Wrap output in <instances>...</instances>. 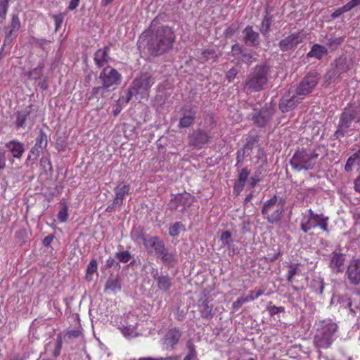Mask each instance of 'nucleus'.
I'll return each instance as SVG.
<instances>
[{"mask_svg":"<svg viewBox=\"0 0 360 360\" xmlns=\"http://www.w3.org/2000/svg\"><path fill=\"white\" fill-rule=\"evenodd\" d=\"M32 105H29L15 112V127L16 129H25L26 127L30 129L33 126L34 118L32 117Z\"/></svg>","mask_w":360,"mask_h":360,"instance_id":"obj_11","label":"nucleus"},{"mask_svg":"<svg viewBox=\"0 0 360 360\" xmlns=\"http://www.w3.org/2000/svg\"><path fill=\"white\" fill-rule=\"evenodd\" d=\"M328 221L329 217L323 214L314 215L313 217H302L300 222V229L304 233H307L310 230L319 227L323 231L328 233Z\"/></svg>","mask_w":360,"mask_h":360,"instance_id":"obj_8","label":"nucleus"},{"mask_svg":"<svg viewBox=\"0 0 360 360\" xmlns=\"http://www.w3.org/2000/svg\"><path fill=\"white\" fill-rule=\"evenodd\" d=\"M199 311L200 316L207 320H211L215 314L213 311V306L209 304L207 300H205L199 304Z\"/></svg>","mask_w":360,"mask_h":360,"instance_id":"obj_30","label":"nucleus"},{"mask_svg":"<svg viewBox=\"0 0 360 360\" xmlns=\"http://www.w3.org/2000/svg\"><path fill=\"white\" fill-rule=\"evenodd\" d=\"M5 147L10 151L14 158L20 159L25 153V144L18 140H11L6 143Z\"/></svg>","mask_w":360,"mask_h":360,"instance_id":"obj_25","label":"nucleus"},{"mask_svg":"<svg viewBox=\"0 0 360 360\" xmlns=\"http://www.w3.org/2000/svg\"><path fill=\"white\" fill-rule=\"evenodd\" d=\"M319 154L305 148L297 150L290 160L292 169L297 172L309 170L314 168Z\"/></svg>","mask_w":360,"mask_h":360,"instance_id":"obj_4","label":"nucleus"},{"mask_svg":"<svg viewBox=\"0 0 360 360\" xmlns=\"http://www.w3.org/2000/svg\"><path fill=\"white\" fill-rule=\"evenodd\" d=\"M300 272L298 264H291L288 266V271L286 276V278L288 283H292L293 277Z\"/></svg>","mask_w":360,"mask_h":360,"instance_id":"obj_40","label":"nucleus"},{"mask_svg":"<svg viewBox=\"0 0 360 360\" xmlns=\"http://www.w3.org/2000/svg\"><path fill=\"white\" fill-rule=\"evenodd\" d=\"M313 345L319 354L321 349L330 348L338 338V325L331 319L319 320L315 322Z\"/></svg>","mask_w":360,"mask_h":360,"instance_id":"obj_1","label":"nucleus"},{"mask_svg":"<svg viewBox=\"0 0 360 360\" xmlns=\"http://www.w3.org/2000/svg\"><path fill=\"white\" fill-rule=\"evenodd\" d=\"M121 290V285L118 278H109L105 285L104 291L105 292L115 293L117 291Z\"/></svg>","mask_w":360,"mask_h":360,"instance_id":"obj_34","label":"nucleus"},{"mask_svg":"<svg viewBox=\"0 0 360 360\" xmlns=\"http://www.w3.org/2000/svg\"><path fill=\"white\" fill-rule=\"evenodd\" d=\"M358 6H360V0H351L343 6V10L348 12Z\"/></svg>","mask_w":360,"mask_h":360,"instance_id":"obj_55","label":"nucleus"},{"mask_svg":"<svg viewBox=\"0 0 360 360\" xmlns=\"http://www.w3.org/2000/svg\"><path fill=\"white\" fill-rule=\"evenodd\" d=\"M68 207L66 205L60 210L58 214V219L63 223L68 220Z\"/></svg>","mask_w":360,"mask_h":360,"instance_id":"obj_49","label":"nucleus"},{"mask_svg":"<svg viewBox=\"0 0 360 360\" xmlns=\"http://www.w3.org/2000/svg\"><path fill=\"white\" fill-rule=\"evenodd\" d=\"M274 21L273 15H271V11L269 8L265 9V15L264 16L260 25L259 31L264 37H268L271 32V26Z\"/></svg>","mask_w":360,"mask_h":360,"instance_id":"obj_27","label":"nucleus"},{"mask_svg":"<svg viewBox=\"0 0 360 360\" xmlns=\"http://www.w3.org/2000/svg\"><path fill=\"white\" fill-rule=\"evenodd\" d=\"M357 165V171H360V147L359 149L350 156L345 165V170L347 172H352L353 167Z\"/></svg>","mask_w":360,"mask_h":360,"instance_id":"obj_32","label":"nucleus"},{"mask_svg":"<svg viewBox=\"0 0 360 360\" xmlns=\"http://www.w3.org/2000/svg\"><path fill=\"white\" fill-rule=\"evenodd\" d=\"M305 34L302 32H296L281 39L278 46L283 52L293 51L298 44L303 42Z\"/></svg>","mask_w":360,"mask_h":360,"instance_id":"obj_15","label":"nucleus"},{"mask_svg":"<svg viewBox=\"0 0 360 360\" xmlns=\"http://www.w3.org/2000/svg\"><path fill=\"white\" fill-rule=\"evenodd\" d=\"M346 307L349 309L350 314L352 316H355L356 314L357 310L359 309V307L357 305L353 307L352 302L350 300H349L347 303Z\"/></svg>","mask_w":360,"mask_h":360,"instance_id":"obj_63","label":"nucleus"},{"mask_svg":"<svg viewBox=\"0 0 360 360\" xmlns=\"http://www.w3.org/2000/svg\"><path fill=\"white\" fill-rule=\"evenodd\" d=\"M238 74V71L236 68L230 69L226 74L227 80L231 82L236 77Z\"/></svg>","mask_w":360,"mask_h":360,"instance_id":"obj_59","label":"nucleus"},{"mask_svg":"<svg viewBox=\"0 0 360 360\" xmlns=\"http://www.w3.org/2000/svg\"><path fill=\"white\" fill-rule=\"evenodd\" d=\"M359 174L355 179L354 181V189L356 192L360 193V171L359 172Z\"/></svg>","mask_w":360,"mask_h":360,"instance_id":"obj_64","label":"nucleus"},{"mask_svg":"<svg viewBox=\"0 0 360 360\" xmlns=\"http://www.w3.org/2000/svg\"><path fill=\"white\" fill-rule=\"evenodd\" d=\"M345 261L346 255L335 251L330 255L328 265L333 273H342L345 270Z\"/></svg>","mask_w":360,"mask_h":360,"instance_id":"obj_19","label":"nucleus"},{"mask_svg":"<svg viewBox=\"0 0 360 360\" xmlns=\"http://www.w3.org/2000/svg\"><path fill=\"white\" fill-rule=\"evenodd\" d=\"M344 40V37H340L336 38H327L323 42L326 46L331 48L332 49H336L343 43Z\"/></svg>","mask_w":360,"mask_h":360,"instance_id":"obj_39","label":"nucleus"},{"mask_svg":"<svg viewBox=\"0 0 360 360\" xmlns=\"http://www.w3.org/2000/svg\"><path fill=\"white\" fill-rule=\"evenodd\" d=\"M201 54L205 60H215L217 57L215 51L213 49H205L202 51Z\"/></svg>","mask_w":360,"mask_h":360,"instance_id":"obj_51","label":"nucleus"},{"mask_svg":"<svg viewBox=\"0 0 360 360\" xmlns=\"http://www.w3.org/2000/svg\"><path fill=\"white\" fill-rule=\"evenodd\" d=\"M211 139L209 133L202 129H198L188 135L189 145L200 148Z\"/></svg>","mask_w":360,"mask_h":360,"instance_id":"obj_21","label":"nucleus"},{"mask_svg":"<svg viewBox=\"0 0 360 360\" xmlns=\"http://www.w3.org/2000/svg\"><path fill=\"white\" fill-rule=\"evenodd\" d=\"M11 0H0V19L3 22L6 20Z\"/></svg>","mask_w":360,"mask_h":360,"instance_id":"obj_41","label":"nucleus"},{"mask_svg":"<svg viewBox=\"0 0 360 360\" xmlns=\"http://www.w3.org/2000/svg\"><path fill=\"white\" fill-rule=\"evenodd\" d=\"M154 84L153 78L148 75L143 74L136 77L132 82V89L136 94L141 95V98H146L150 87Z\"/></svg>","mask_w":360,"mask_h":360,"instance_id":"obj_13","label":"nucleus"},{"mask_svg":"<svg viewBox=\"0 0 360 360\" xmlns=\"http://www.w3.org/2000/svg\"><path fill=\"white\" fill-rule=\"evenodd\" d=\"M180 112L182 114V117L179 119V127L188 128L191 127L196 117L195 110L189 105H184L181 108Z\"/></svg>","mask_w":360,"mask_h":360,"instance_id":"obj_20","label":"nucleus"},{"mask_svg":"<svg viewBox=\"0 0 360 360\" xmlns=\"http://www.w3.org/2000/svg\"><path fill=\"white\" fill-rule=\"evenodd\" d=\"M298 102L299 101L296 95H293L290 98L285 96L281 99L279 108L283 112H286L294 108Z\"/></svg>","mask_w":360,"mask_h":360,"instance_id":"obj_28","label":"nucleus"},{"mask_svg":"<svg viewBox=\"0 0 360 360\" xmlns=\"http://www.w3.org/2000/svg\"><path fill=\"white\" fill-rule=\"evenodd\" d=\"M119 329L122 334L127 339L135 338L139 335L136 326L133 325L123 326Z\"/></svg>","mask_w":360,"mask_h":360,"instance_id":"obj_35","label":"nucleus"},{"mask_svg":"<svg viewBox=\"0 0 360 360\" xmlns=\"http://www.w3.org/2000/svg\"><path fill=\"white\" fill-rule=\"evenodd\" d=\"M115 198L114 199V204H118V206H121L123 203L124 197L129 193L130 186L129 185L119 184L115 188Z\"/></svg>","mask_w":360,"mask_h":360,"instance_id":"obj_29","label":"nucleus"},{"mask_svg":"<svg viewBox=\"0 0 360 360\" xmlns=\"http://www.w3.org/2000/svg\"><path fill=\"white\" fill-rule=\"evenodd\" d=\"M55 25H56V30L57 31L61 26L63 21V14L60 13L58 15H53L52 16Z\"/></svg>","mask_w":360,"mask_h":360,"instance_id":"obj_57","label":"nucleus"},{"mask_svg":"<svg viewBox=\"0 0 360 360\" xmlns=\"http://www.w3.org/2000/svg\"><path fill=\"white\" fill-rule=\"evenodd\" d=\"M283 211V205L274 195L264 203L262 214L269 223L275 224L281 220Z\"/></svg>","mask_w":360,"mask_h":360,"instance_id":"obj_7","label":"nucleus"},{"mask_svg":"<svg viewBox=\"0 0 360 360\" xmlns=\"http://www.w3.org/2000/svg\"><path fill=\"white\" fill-rule=\"evenodd\" d=\"M245 44L248 46L257 47L260 44L259 34L255 31L252 26L248 25L242 32Z\"/></svg>","mask_w":360,"mask_h":360,"instance_id":"obj_23","label":"nucleus"},{"mask_svg":"<svg viewBox=\"0 0 360 360\" xmlns=\"http://www.w3.org/2000/svg\"><path fill=\"white\" fill-rule=\"evenodd\" d=\"M48 145V137L46 134V132L40 129L39 135L37 138L36 139V142L34 143V146L44 150L46 148Z\"/></svg>","mask_w":360,"mask_h":360,"instance_id":"obj_37","label":"nucleus"},{"mask_svg":"<svg viewBox=\"0 0 360 360\" xmlns=\"http://www.w3.org/2000/svg\"><path fill=\"white\" fill-rule=\"evenodd\" d=\"M220 240H221L224 245L229 248L233 242L231 239V233L229 231L222 232Z\"/></svg>","mask_w":360,"mask_h":360,"instance_id":"obj_47","label":"nucleus"},{"mask_svg":"<svg viewBox=\"0 0 360 360\" xmlns=\"http://www.w3.org/2000/svg\"><path fill=\"white\" fill-rule=\"evenodd\" d=\"M144 245L150 246L154 250L155 255L160 257L165 264L173 266L176 262L174 256L168 252L164 241L158 236H148L144 239Z\"/></svg>","mask_w":360,"mask_h":360,"instance_id":"obj_6","label":"nucleus"},{"mask_svg":"<svg viewBox=\"0 0 360 360\" xmlns=\"http://www.w3.org/2000/svg\"><path fill=\"white\" fill-rule=\"evenodd\" d=\"M105 88L103 86L94 87L91 90V95L89 97V100L96 98L98 100L99 96H103L105 91Z\"/></svg>","mask_w":360,"mask_h":360,"instance_id":"obj_48","label":"nucleus"},{"mask_svg":"<svg viewBox=\"0 0 360 360\" xmlns=\"http://www.w3.org/2000/svg\"><path fill=\"white\" fill-rule=\"evenodd\" d=\"M353 121L360 122V113L355 108H346L340 117L337 130L334 133L335 138L338 139L344 137Z\"/></svg>","mask_w":360,"mask_h":360,"instance_id":"obj_5","label":"nucleus"},{"mask_svg":"<svg viewBox=\"0 0 360 360\" xmlns=\"http://www.w3.org/2000/svg\"><path fill=\"white\" fill-rule=\"evenodd\" d=\"M44 68V60H41L38 63V65L36 68H32V70L28 71L25 75L30 79L37 80L41 78V77L42 76Z\"/></svg>","mask_w":360,"mask_h":360,"instance_id":"obj_33","label":"nucleus"},{"mask_svg":"<svg viewBox=\"0 0 360 360\" xmlns=\"http://www.w3.org/2000/svg\"><path fill=\"white\" fill-rule=\"evenodd\" d=\"M151 275L159 290L167 292L172 288V279L169 275H160L158 269L155 268L152 269Z\"/></svg>","mask_w":360,"mask_h":360,"instance_id":"obj_24","label":"nucleus"},{"mask_svg":"<svg viewBox=\"0 0 360 360\" xmlns=\"http://www.w3.org/2000/svg\"><path fill=\"white\" fill-rule=\"evenodd\" d=\"M175 35L169 26L159 27L149 36L146 48L153 56H160L172 49Z\"/></svg>","mask_w":360,"mask_h":360,"instance_id":"obj_2","label":"nucleus"},{"mask_svg":"<svg viewBox=\"0 0 360 360\" xmlns=\"http://www.w3.org/2000/svg\"><path fill=\"white\" fill-rule=\"evenodd\" d=\"M21 27L20 18L17 14H13L8 26L6 28L4 44L11 43L17 37V32Z\"/></svg>","mask_w":360,"mask_h":360,"instance_id":"obj_22","label":"nucleus"},{"mask_svg":"<svg viewBox=\"0 0 360 360\" xmlns=\"http://www.w3.org/2000/svg\"><path fill=\"white\" fill-rule=\"evenodd\" d=\"M188 348L189 352L183 360H194L197 356V352L195 351V346L193 344H189Z\"/></svg>","mask_w":360,"mask_h":360,"instance_id":"obj_52","label":"nucleus"},{"mask_svg":"<svg viewBox=\"0 0 360 360\" xmlns=\"http://www.w3.org/2000/svg\"><path fill=\"white\" fill-rule=\"evenodd\" d=\"M269 313L271 316H274L281 312H283L285 311V308L283 307H276V306H270L268 308Z\"/></svg>","mask_w":360,"mask_h":360,"instance_id":"obj_56","label":"nucleus"},{"mask_svg":"<svg viewBox=\"0 0 360 360\" xmlns=\"http://www.w3.org/2000/svg\"><path fill=\"white\" fill-rule=\"evenodd\" d=\"M181 229H185L184 225L181 221L175 222L169 228V235L172 237H176L179 235Z\"/></svg>","mask_w":360,"mask_h":360,"instance_id":"obj_44","label":"nucleus"},{"mask_svg":"<svg viewBox=\"0 0 360 360\" xmlns=\"http://www.w3.org/2000/svg\"><path fill=\"white\" fill-rule=\"evenodd\" d=\"M98 270V263L96 259H93L87 265L86 270V279L89 281L92 280V275Z\"/></svg>","mask_w":360,"mask_h":360,"instance_id":"obj_38","label":"nucleus"},{"mask_svg":"<svg viewBox=\"0 0 360 360\" xmlns=\"http://www.w3.org/2000/svg\"><path fill=\"white\" fill-rule=\"evenodd\" d=\"M43 149L36 146L34 145V146L31 148V150L29 152V154L27 155V162L29 161H33L35 162L38 158L40 156Z\"/></svg>","mask_w":360,"mask_h":360,"instance_id":"obj_42","label":"nucleus"},{"mask_svg":"<svg viewBox=\"0 0 360 360\" xmlns=\"http://www.w3.org/2000/svg\"><path fill=\"white\" fill-rule=\"evenodd\" d=\"M194 197L190 193L184 192L182 193L172 194L167 207L171 211L184 212L193 202Z\"/></svg>","mask_w":360,"mask_h":360,"instance_id":"obj_9","label":"nucleus"},{"mask_svg":"<svg viewBox=\"0 0 360 360\" xmlns=\"http://www.w3.org/2000/svg\"><path fill=\"white\" fill-rule=\"evenodd\" d=\"M240 59L245 63L250 65L256 60L255 53L245 50Z\"/></svg>","mask_w":360,"mask_h":360,"instance_id":"obj_45","label":"nucleus"},{"mask_svg":"<svg viewBox=\"0 0 360 360\" xmlns=\"http://www.w3.org/2000/svg\"><path fill=\"white\" fill-rule=\"evenodd\" d=\"M245 49L239 44H235L231 47V52L236 58L240 59Z\"/></svg>","mask_w":360,"mask_h":360,"instance_id":"obj_50","label":"nucleus"},{"mask_svg":"<svg viewBox=\"0 0 360 360\" xmlns=\"http://www.w3.org/2000/svg\"><path fill=\"white\" fill-rule=\"evenodd\" d=\"M352 67V62L346 57L340 56L335 60V68L328 71L326 78L328 80L339 79L341 75L347 72Z\"/></svg>","mask_w":360,"mask_h":360,"instance_id":"obj_12","label":"nucleus"},{"mask_svg":"<svg viewBox=\"0 0 360 360\" xmlns=\"http://www.w3.org/2000/svg\"><path fill=\"white\" fill-rule=\"evenodd\" d=\"M324 281L321 278H314L310 284L311 290L319 295H322L324 290Z\"/></svg>","mask_w":360,"mask_h":360,"instance_id":"obj_36","label":"nucleus"},{"mask_svg":"<svg viewBox=\"0 0 360 360\" xmlns=\"http://www.w3.org/2000/svg\"><path fill=\"white\" fill-rule=\"evenodd\" d=\"M182 336V331L176 327L169 328L162 339L164 347L173 350Z\"/></svg>","mask_w":360,"mask_h":360,"instance_id":"obj_16","label":"nucleus"},{"mask_svg":"<svg viewBox=\"0 0 360 360\" xmlns=\"http://www.w3.org/2000/svg\"><path fill=\"white\" fill-rule=\"evenodd\" d=\"M274 113V109L266 105L252 115V120L257 127H263L271 120Z\"/></svg>","mask_w":360,"mask_h":360,"instance_id":"obj_17","label":"nucleus"},{"mask_svg":"<svg viewBox=\"0 0 360 360\" xmlns=\"http://www.w3.org/2000/svg\"><path fill=\"white\" fill-rule=\"evenodd\" d=\"M245 184L236 181L233 186V192L238 195L243 190Z\"/></svg>","mask_w":360,"mask_h":360,"instance_id":"obj_60","label":"nucleus"},{"mask_svg":"<svg viewBox=\"0 0 360 360\" xmlns=\"http://www.w3.org/2000/svg\"><path fill=\"white\" fill-rule=\"evenodd\" d=\"M320 79V75L316 72L308 73L297 88V94L306 96L314 90Z\"/></svg>","mask_w":360,"mask_h":360,"instance_id":"obj_14","label":"nucleus"},{"mask_svg":"<svg viewBox=\"0 0 360 360\" xmlns=\"http://www.w3.org/2000/svg\"><path fill=\"white\" fill-rule=\"evenodd\" d=\"M346 275L352 285L360 284V259H352L349 262Z\"/></svg>","mask_w":360,"mask_h":360,"instance_id":"obj_18","label":"nucleus"},{"mask_svg":"<svg viewBox=\"0 0 360 360\" xmlns=\"http://www.w3.org/2000/svg\"><path fill=\"white\" fill-rule=\"evenodd\" d=\"M131 236L132 239L136 242L139 241L140 240H142L143 242L144 243V239H146L142 232L139 231H132L131 233ZM146 238H148V237H146Z\"/></svg>","mask_w":360,"mask_h":360,"instance_id":"obj_58","label":"nucleus"},{"mask_svg":"<svg viewBox=\"0 0 360 360\" xmlns=\"http://www.w3.org/2000/svg\"><path fill=\"white\" fill-rule=\"evenodd\" d=\"M40 164L44 168H46L47 166L49 167L50 169H51V162L49 158V157H43L40 160Z\"/></svg>","mask_w":360,"mask_h":360,"instance_id":"obj_61","label":"nucleus"},{"mask_svg":"<svg viewBox=\"0 0 360 360\" xmlns=\"http://www.w3.org/2000/svg\"><path fill=\"white\" fill-rule=\"evenodd\" d=\"M62 346H63L62 338L60 336H58L56 339V346H55L54 350L53 352V356L57 357L60 355V351L62 349Z\"/></svg>","mask_w":360,"mask_h":360,"instance_id":"obj_53","label":"nucleus"},{"mask_svg":"<svg viewBox=\"0 0 360 360\" xmlns=\"http://www.w3.org/2000/svg\"><path fill=\"white\" fill-rule=\"evenodd\" d=\"M250 172L248 170L246 167L243 168L238 174V178L237 179L238 181L242 182L245 184L248 176H249Z\"/></svg>","mask_w":360,"mask_h":360,"instance_id":"obj_54","label":"nucleus"},{"mask_svg":"<svg viewBox=\"0 0 360 360\" xmlns=\"http://www.w3.org/2000/svg\"><path fill=\"white\" fill-rule=\"evenodd\" d=\"M271 77V68L266 63L255 65L242 84L247 94L259 92L265 89Z\"/></svg>","mask_w":360,"mask_h":360,"instance_id":"obj_3","label":"nucleus"},{"mask_svg":"<svg viewBox=\"0 0 360 360\" xmlns=\"http://www.w3.org/2000/svg\"><path fill=\"white\" fill-rule=\"evenodd\" d=\"M70 338H75L81 335V331L79 329H73L68 330L66 334Z\"/></svg>","mask_w":360,"mask_h":360,"instance_id":"obj_62","label":"nucleus"},{"mask_svg":"<svg viewBox=\"0 0 360 360\" xmlns=\"http://www.w3.org/2000/svg\"><path fill=\"white\" fill-rule=\"evenodd\" d=\"M110 49L107 46L98 49L94 54V61L98 67L101 68L107 65L111 60L109 56Z\"/></svg>","mask_w":360,"mask_h":360,"instance_id":"obj_26","label":"nucleus"},{"mask_svg":"<svg viewBox=\"0 0 360 360\" xmlns=\"http://www.w3.org/2000/svg\"><path fill=\"white\" fill-rule=\"evenodd\" d=\"M327 53L328 50L324 46L315 44L311 46V50L307 53V57L314 58L317 60H321Z\"/></svg>","mask_w":360,"mask_h":360,"instance_id":"obj_31","label":"nucleus"},{"mask_svg":"<svg viewBox=\"0 0 360 360\" xmlns=\"http://www.w3.org/2000/svg\"><path fill=\"white\" fill-rule=\"evenodd\" d=\"M115 257L119 262L127 263L131 259V255L127 250L120 251L115 254Z\"/></svg>","mask_w":360,"mask_h":360,"instance_id":"obj_46","label":"nucleus"},{"mask_svg":"<svg viewBox=\"0 0 360 360\" xmlns=\"http://www.w3.org/2000/svg\"><path fill=\"white\" fill-rule=\"evenodd\" d=\"M265 290L263 288H259L257 290H250L247 296H245L246 301L250 302L257 300L259 297L264 294Z\"/></svg>","mask_w":360,"mask_h":360,"instance_id":"obj_43","label":"nucleus"},{"mask_svg":"<svg viewBox=\"0 0 360 360\" xmlns=\"http://www.w3.org/2000/svg\"><path fill=\"white\" fill-rule=\"evenodd\" d=\"M102 86L106 89L119 86L122 79V75L115 68L107 66L103 69L99 75Z\"/></svg>","mask_w":360,"mask_h":360,"instance_id":"obj_10","label":"nucleus"}]
</instances>
